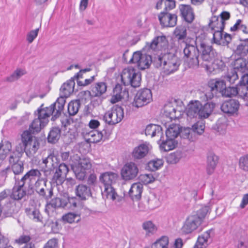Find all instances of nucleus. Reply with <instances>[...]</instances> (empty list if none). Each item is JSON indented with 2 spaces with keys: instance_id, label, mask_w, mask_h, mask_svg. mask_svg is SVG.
I'll list each match as a JSON object with an SVG mask.
<instances>
[{
  "instance_id": "obj_1",
  "label": "nucleus",
  "mask_w": 248,
  "mask_h": 248,
  "mask_svg": "<svg viewBox=\"0 0 248 248\" xmlns=\"http://www.w3.org/2000/svg\"><path fill=\"white\" fill-rule=\"evenodd\" d=\"M146 51H137L133 53L129 63H137L138 67L141 70L148 68L152 62L156 68L162 67L164 76L169 75L170 74V54H164L162 56L158 55L153 60L151 55L147 54Z\"/></svg>"
},
{
  "instance_id": "obj_2",
  "label": "nucleus",
  "mask_w": 248,
  "mask_h": 248,
  "mask_svg": "<svg viewBox=\"0 0 248 248\" xmlns=\"http://www.w3.org/2000/svg\"><path fill=\"white\" fill-rule=\"evenodd\" d=\"M64 100L62 98H59L56 103L52 104L49 107L43 108L42 104L39 108H38L37 112H35V115L37 117L32 121L30 125L29 129L31 132H38L41 128L44 127L48 122V118L52 115L51 120L55 121L59 117L63 111L62 105Z\"/></svg>"
},
{
  "instance_id": "obj_3",
  "label": "nucleus",
  "mask_w": 248,
  "mask_h": 248,
  "mask_svg": "<svg viewBox=\"0 0 248 248\" xmlns=\"http://www.w3.org/2000/svg\"><path fill=\"white\" fill-rule=\"evenodd\" d=\"M21 140V143L16 146V151L21 155L25 152L27 156L31 157L39 149L40 144L38 140L29 131H24L22 133Z\"/></svg>"
},
{
  "instance_id": "obj_4",
  "label": "nucleus",
  "mask_w": 248,
  "mask_h": 248,
  "mask_svg": "<svg viewBox=\"0 0 248 248\" xmlns=\"http://www.w3.org/2000/svg\"><path fill=\"white\" fill-rule=\"evenodd\" d=\"M117 178V174L112 172H104L99 177L101 183L104 186V190L102 192L103 196L116 202H120L123 198L117 194L115 189L112 186V185L115 182Z\"/></svg>"
},
{
  "instance_id": "obj_5",
  "label": "nucleus",
  "mask_w": 248,
  "mask_h": 248,
  "mask_svg": "<svg viewBox=\"0 0 248 248\" xmlns=\"http://www.w3.org/2000/svg\"><path fill=\"white\" fill-rule=\"evenodd\" d=\"M184 53L186 57L185 62L189 68H196L201 65L199 50L194 45L186 44Z\"/></svg>"
},
{
  "instance_id": "obj_6",
  "label": "nucleus",
  "mask_w": 248,
  "mask_h": 248,
  "mask_svg": "<svg viewBox=\"0 0 248 248\" xmlns=\"http://www.w3.org/2000/svg\"><path fill=\"white\" fill-rule=\"evenodd\" d=\"M121 79L125 86L130 85L136 88L140 86L141 75L133 68H125L121 74Z\"/></svg>"
},
{
  "instance_id": "obj_7",
  "label": "nucleus",
  "mask_w": 248,
  "mask_h": 248,
  "mask_svg": "<svg viewBox=\"0 0 248 248\" xmlns=\"http://www.w3.org/2000/svg\"><path fill=\"white\" fill-rule=\"evenodd\" d=\"M168 46V41L165 35L155 37L151 42H146L143 48V51L148 53H157L165 50Z\"/></svg>"
},
{
  "instance_id": "obj_8",
  "label": "nucleus",
  "mask_w": 248,
  "mask_h": 248,
  "mask_svg": "<svg viewBox=\"0 0 248 248\" xmlns=\"http://www.w3.org/2000/svg\"><path fill=\"white\" fill-rule=\"evenodd\" d=\"M22 155L15 152L11 154L9 158V166L7 167L3 172L8 174L11 170L15 175H18L22 173L24 170V164L20 160Z\"/></svg>"
},
{
  "instance_id": "obj_9",
  "label": "nucleus",
  "mask_w": 248,
  "mask_h": 248,
  "mask_svg": "<svg viewBox=\"0 0 248 248\" xmlns=\"http://www.w3.org/2000/svg\"><path fill=\"white\" fill-rule=\"evenodd\" d=\"M124 114L123 108L121 106L116 105L105 112L103 120L109 125H114L122 120Z\"/></svg>"
},
{
  "instance_id": "obj_10",
  "label": "nucleus",
  "mask_w": 248,
  "mask_h": 248,
  "mask_svg": "<svg viewBox=\"0 0 248 248\" xmlns=\"http://www.w3.org/2000/svg\"><path fill=\"white\" fill-rule=\"evenodd\" d=\"M202 54L200 57L201 65L208 68L209 63L217 56V53L212 46L202 42L200 45Z\"/></svg>"
},
{
  "instance_id": "obj_11",
  "label": "nucleus",
  "mask_w": 248,
  "mask_h": 248,
  "mask_svg": "<svg viewBox=\"0 0 248 248\" xmlns=\"http://www.w3.org/2000/svg\"><path fill=\"white\" fill-rule=\"evenodd\" d=\"M192 129L189 128H182L180 127L179 124L177 123L171 124V150L175 148L178 144V140L173 139L177 138L180 135L181 138L184 139H190V135L192 132Z\"/></svg>"
},
{
  "instance_id": "obj_12",
  "label": "nucleus",
  "mask_w": 248,
  "mask_h": 248,
  "mask_svg": "<svg viewBox=\"0 0 248 248\" xmlns=\"http://www.w3.org/2000/svg\"><path fill=\"white\" fill-rule=\"evenodd\" d=\"M152 100L151 91L147 88L140 90L136 93L133 106L137 108L141 107L149 104Z\"/></svg>"
},
{
  "instance_id": "obj_13",
  "label": "nucleus",
  "mask_w": 248,
  "mask_h": 248,
  "mask_svg": "<svg viewBox=\"0 0 248 248\" xmlns=\"http://www.w3.org/2000/svg\"><path fill=\"white\" fill-rule=\"evenodd\" d=\"M42 176V174L38 169H31L28 171L21 179V186H25L32 189L34 183L37 179Z\"/></svg>"
},
{
  "instance_id": "obj_14",
  "label": "nucleus",
  "mask_w": 248,
  "mask_h": 248,
  "mask_svg": "<svg viewBox=\"0 0 248 248\" xmlns=\"http://www.w3.org/2000/svg\"><path fill=\"white\" fill-rule=\"evenodd\" d=\"M202 222L198 216L194 214L190 215L187 217L182 228V231L186 234L191 233L196 230Z\"/></svg>"
},
{
  "instance_id": "obj_15",
  "label": "nucleus",
  "mask_w": 248,
  "mask_h": 248,
  "mask_svg": "<svg viewBox=\"0 0 248 248\" xmlns=\"http://www.w3.org/2000/svg\"><path fill=\"white\" fill-rule=\"evenodd\" d=\"M139 169L134 162L126 163L121 170V175L124 180H130L135 178L138 175Z\"/></svg>"
},
{
  "instance_id": "obj_16",
  "label": "nucleus",
  "mask_w": 248,
  "mask_h": 248,
  "mask_svg": "<svg viewBox=\"0 0 248 248\" xmlns=\"http://www.w3.org/2000/svg\"><path fill=\"white\" fill-rule=\"evenodd\" d=\"M69 171L68 166L64 163H61L56 169L53 176L52 181L57 185L62 184Z\"/></svg>"
},
{
  "instance_id": "obj_17",
  "label": "nucleus",
  "mask_w": 248,
  "mask_h": 248,
  "mask_svg": "<svg viewBox=\"0 0 248 248\" xmlns=\"http://www.w3.org/2000/svg\"><path fill=\"white\" fill-rule=\"evenodd\" d=\"M171 107L173 111L171 112V121L174 120L175 122L181 118L185 107L183 101L179 98H174L171 100Z\"/></svg>"
},
{
  "instance_id": "obj_18",
  "label": "nucleus",
  "mask_w": 248,
  "mask_h": 248,
  "mask_svg": "<svg viewBox=\"0 0 248 248\" xmlns=\"http://www.w3.org/2000/svg\"><path fill=\"white\" fill-rule=\"evenodd\" d=\"M75 85V82L73 78H71L66 83H64L60 89V96L58 98L55 103H56L59 98H62L63 100H64L63 104L62 105L63 109L64 108V106L66 102L65 99L74 92Z\"/></svg>"
},
{
  "instance_id": "obj_19",
  "label": "nucleus",
  "mask_w": 248,
  "mask_h": 248,
  "mask_svg": "<svg viewBox=\"0 0 248 248\" xmlns=\"http://www.w3.org/2000/svg\"><path fill=\"white\" fill-rule=\"evenodd\" d=\"M129 97V92L127 89L120 84H117L113 89V95L112 96L111 102L115 103L122 99H127Z\"/></svg>"
},
{
  "instance_id": "obj_20",
  "label": "nucleus",
  "mask_w": 248,
  "mask_h": 248,
  "mask_svg": "<svg viewBox=\"0 0 248 248\" xmlns=\"http://www.w3.org/2000/svg\"><path fill=\"white\" fill-rule=\"evenodd\" d=\"M166 128L165 136L162 134L158 141L160 144V150L165 152L170 150V124H166Z\"/></svg>"
},
{
  "instance_id": "obj_21",
  "label": "nucleus",
  "mask_w": 248,
  "mask_h": 248,
  "mask_svg": "<svg viewBox=\"0 0 248 248\" xmlns=\"http://www.w3.org/2000/svg\"><path fill=\"white\" fill-rule=\"evenodd\" d=\"M239 107L240 104L238 100L230 99L222 103L221 109L225 113L233 114L237 112Z\"/></svg>"
},
{
  "instance_id": "obj_22",
  "label": "nucleus",
  "mask_w": 248,
  "mask_h": 248,
  "mask_svg": "<svg viewBox=\"0 0 248 248\" xmlns=\"http://www.w3.org/2000/svg\"><path fill=\"white\" fill-rule=\"evenodd\" d=\"M110 135V132L104 129L102 131L96 130L92 131L88 133L87 141L91 143H97L99 142L103 138H108Z\"/></svg>"
},
{
  "instance_id": "obj_23",
  "label": "nucleus",
  "mask_w": 248,
  "mask_h": 248,
  "mask_svg": "<svg viewBox=\"0 0 248 248\" xmlns=\"http://www.w3.org/2000/svg\"><path fill=\"white\" fill-rule=\"evenodd\" d=\"M150 144L147 142L140 144L133 150L132 156L135 159H141L144 157L149 151Z\"/></svg>"
},
{
  "instance_id": "obj_24",
  "label": "nucleus",
  "mask_w": 248,
  "mask_h": 248,
  "mask_svg": "<svg viewBox=\"0 0 248 248\" xmlns=\"http://www.w3.org/2000/svg\"><path fill=\"white\" fill-rule=\"evenodd\" d=\"M233 69L241 74L248 72V60L243 58L236 59L232 63Z\"/></svg>"
},
{
  "instance_id": "obj_25",
  "label": "nucleus",
  "mask_w": 248,
  "mask_h": 248,
  "mask_svg": "<svg viewBox=\"0 0 248 248\" xmlns=\"http://www.w3.org/2000/svg\"><path fill=\"white\" fill-rule=\"evenodd\" d=\"M76 196L81 200L85 201L92 196L91 188L86 185L79 184L75 189Z\"/></svg>"
},
{
  "instance_id": "obj_26",
  "label": "nucleus",
  "mask_w": 248,
  "mask_h": 248,
  "mask_svg": "<svg viewBox=\"0 0 248 248\" xmlns=\"http://www.w3.org/2000/svg\"><path fill=\"white\" fill-rule=\"evenodd\" d=\"M25 212L28 217L34 221L42 223L44 227L48 224V222H45L46 220L44 219L38 209L26 208Z\"/></svg>"
},
{
  "instance_id": "obj_27",
  "label": "nucleus",
  "mask_w": 248,
  "mask_h": 248,
  "mask_svg": "<svg viewBox=\"0 0 248 248\" xmlns=\"http://www.w3.org/2000/svg\"><path fill=\"white\" fill-rule=\"evenodd\" d=\"M143 190V186L140 183H134L129 191V195L133 201L140 199Z\"/></svg>"
},
{
  "instance_id": "obj_28",
  "label": "nucleus",
  "mask_w": 248,
  "mask_h": 248,
  "mask_svg": "<svg viewBox=\"0 0 248 248\" xmlns=\"http://www.w3.org/2000/svg\"><path fill=\"white\" fill-rule=\"evenodd\" d=\"M212 232L213 230L210 229L200 235L194 248H206L208 245V241Z\"/></svg>"
},
{
  "instance_id": "obj_29",
  "label": "nucleus",
  "mask_w": 248,
  "mask_h": 248,
  "mask_svg": "<svg viewBox=\"0 0 248 248\" xmlns=\"http://www.w3.org/2000/svg\"><path fill=\"white\" fill-rule=\"evenodd\" d=\"M200 108H201V103L199 101H191L188 105L186 110L187 116L191 118L199 117Z\"/></svg>"
},
{
  "instance_id": "obj_30",
  "label": "nucleus",
  "mask_w": 248,
  "mask_h": 248,
  "mask_svg": "<svg viewBox=\"0 0 248 248\" xmlns=\"http://www.w3.org/2000/svg\"><path fill=\"white\" fill-rule=\"evenodd\" d=\"M211 91L215 93L219 92L221 94L222 91L225 90L226 85L225 79H216L211 80L209 83Z\"/></svg>"
},
{
  "instance_id": "obj_31",
  "label": "nucleus",
  "mask_w": 248,
  "mask_h": 248,
  "mask_svg": "<svg viewBox=\"0 0 248 248\" xmlns=\"http://www.w3.org/2000/svg\"><path fill=\"white\" fill-rule=\"evenodd\" d=\"M181 14L186 21L191 23L194 19V15L191 7L186 5H181L179 7Z\"/></svg>"
},
{
  "instance_id": "obj_32",
  "label": "nucleus",
  "mask_w": 248,
  "mask_h": 248,
  "mask_svg": "<svg viewBox=\"0 0 248 248\" xmlns=\"http://www.w3.org/2000/svg\"><path fill=\"white\" fill-rule=\"evenodd\" d=\"M215 106V104L212 102H208L203 106L201 104L199 118L201 119L208 118L212 112Z\"/></svg>"
},
{
  "instance_id": "obj_33",
  "label": "nucleus",
  "mask_w": 248,
  "mask_h": 248,
  "mask_svg": "<svg viewBox=\"0 0 248 248\" xmlns=\"http://www.w3.org/2000/svg\"><path fill=\"white\" fill-rule=\"evenodd\" d=\"M107 86L106 83L99 82L96 83L94 86H92L91 94L93 96H100L107 91Z\"/></svg>"
},
{
  "instance_id": "obj_34",
  "label": "nucleus",
  "mask_w": 248,
  "mask_h": 248,
  "mask_svg": "<svg viewBox=\"0 0 248 248\" xmlns=\"http://www.w3.org/2000/svg\"><path fill=\"white\" fill-rule=\"evenodd\" d=\"M162 127L157 124H149L147 125L145 129V133L146 135L151 136L154 137L155 136H160L162 135Z\"/></svg>"
},
{
  "instance_id": "obj_35",
  "label": "nucleus",
  "mask_w": 248,
  "mask_h": 248,
  "mask_svg": "<svg viewBox=\"0 0 248 248\" xmlns=\"http://www.w3.org/2000/svg\"><path fill=\"white\" fill-rule=\"evenodd\" d=\"M42 163L46 169L51 170L58 165L57 157L53 153H50L46 157L43 159Z\"/></svg>"
},
{
  "instance_id": "obj_36",
  "label": "nucleus",
  "mask_w": 248,
  "mask_h": 248,
  "mask_svg": "<svg viewBox=\"0 0 248 248\" xmlns=\"http://www.w3.org/2000/svg\"><path fill=\"white\" fill-rule=\"evenodd\" d=\"M218 157L213 153H210L207 156V172L208 174H212L218 162Z\"/></svg>"
},
{
  "instance_id": "obj_37",
  "label": "nucleus",
  "mask_w": 248,
  "mask_h": 248,
  "mask_svg": "<svg viewBox=\"0 0 248 248\" xmlns=\"http://www.w3.org/2000/svg\"><path fill=\"white\" fill-rule=\"evenodd\" d=\"M24 186H21L20 182H19L18 186H15L12 189L10 195L12 199L15 200H20L26 195V191L23 189Z\"/></svg>"
},
{
  "instance_id": "obj_38",
  "label": "nucleus",
  "mask_w": 248,
  "mask_h": 248,
  "mask_svg": "<svg viewBox=\"0 0 248 248\" xmlns=\"http://www.w3.org/2000/svg\"><path fill=\"white\" fill-rule=\"evenodd\" d=\"M224 26L222 19H220L217 16H212L209 23V26L212 30H223Z\"/></svg>"
},
{
  "instance_id": "obj_39",
  "label": "nucleus",
  "mask_w": 248,
  "mask_h": 248,
  "mask_svg": "<svg viewBox=\"0 0 248 248\" xmlns=\"http://www.w3.org/2000/svg\"><path fill=\"white\" fill-rule=\"evenodd\" d=\"M170 10L163 11L158 15V19L163 27H170Z\"/></svg>"
},
{
  "instance_id": "obj_40",
  "label": "nucleus",
  "mask_w": 248,
  "mask_h": 248,
  "mask_svg": "<svg viewBox=\"0 0 248 248\" xmlns=\"http://www.w3.org/2000/svg\"><path fill=\"white\" fill-rule=\"evenodd\" d=\"M35 191L40 196L46 200L51 198L53 194V188L52 187H47L46 184L45 185L44 187H40Z\"/></svg>"
},
{
  "instance_id": "obj_41",
  "label": "nucleus",
  "mask_w": 248,
  "mask_h": 248,
  "mask_svg": "<svg viewBox=\"0 0 248 248\" xmlns=\"http://www.w3.org/2000/svg\"><path fill=\"white\" fill-rule=\"evenodd\" d=\"M80 215L81 214L78 212L76 213L69 212L63 215L62 219L65 222L71 224L75 222L77 218H78L76 221V222L78 223L81 220Z\"/></svg>"
},
{
  "instance_id": "obj_42",
  "label": "nucleus",
  "mask_w": 248,
  "mask_h": 248,
  "mask_svg": "<svg viewBox=\"0 0 248 248\" xmlns=\"http://www.w3.org/2000/svg\"><path fill=\"white\" fill-rule=\"evenodd\" d=\"M26 74L25 70L21 68H17L11 74L6 78L5 80L9 82H13Z\"/></svg>"
},
{
  "instance_id": "obj_43",
  "label": "nucleus",
  "mask_w": 248,
  "mask_h": 248,
  "mask_svg": "<svg viewBox=\"0 0 248 248\" xmlns=\"http://www.w3.org/2000/svg\"><path fill=\"white\" fill-rule=\"evenodd\" d=\"M61 132V129L59 127H53L48 134V141L50 143L56 142L60 138Z\"/></svg>"
},
{
  "instance_id": "obj_44",
  "label": "nucleus",
  "mask_w": 248,
  "mask_h": 248,
  "mask_svg": "<svg viewBox=\"0 0 248 248\" xmlns=\"http://www.w3.org/2000/svg\"><path fill=\"white\" fill-rule=\"evenodd\" d=\"M11 147V144L9 142H6L4 144L0 143V165L10 151Z\"/></svg>"
},
{
  "instance_id": "obj_45",
  "label": "nucleus",
  "mask_w": 248,
  "mask_h": 248,
  "mask_svg": "<svg viewBox=\"0 0 248 248\" xmlns=\"http://www.w3.org/2000/svg\"><path fill=\"white\" fill-rule=\"evenodd\" d=\"M80 106V102L79 100L71 101L68 105V112L70 115L74 116L78 111Z\"/></svg>"
},
{
  "instance_id": "obj_46",
  "label": "nucleus",
  "mask_w": 248,
  "mask_h": 248,
  "mask_svg": "<svg viewBox=\"0 0 248 248\" xmlns=\"http://www.w3.org/2000/svg\"><path fill=\"white\" fill-rule=\"evenodd\" d=\"M237 95L243 99L248 98V85L242 83L241 80L237 85Z\"/></svg>"
},
{
  "instance_id": "obj_47",
  "label": "nucleus",
  "mask_w": 248,
  "mask_h": 248,
  "mask_svg": "<svg viewBox=\"0 0 248 248\" xmlns=\"http://www.w3.org/2000/svg\"><path fill=\"white\" fill-rule=\"evenodd\" d=\"M169 243V238L163 236L154 243L151 248H168Z\"/></svg>"
},
{
  "instance_id": "obj_48",
  "label": "nucleus",
  "mask_w": 248,
  "mask_h": 248,
  "mask_svg": "<svg viewBox=\"0 0 248 248\" xmlns=\"http://www.w3.org/2000/svg\"><path fill=\"white\" fill-rule=\"evenodd\" d=\"M163 164V161L162 159H153L148 163L147 169L151 171H154L158 170Z\"/></svg>"
},
{
  "instance_id": "obj_49",
  "label": "nucleus",
  "mask_w": 248,
  "mask_h": 248,
  "mask_svg": "<svg viewBox=\"0 0 248 248\" xmlns=\"http://www.w3.org/2000/svg\"><path fill=\"white\" fill-rule=\"evenodd\" d=\"M236 55L244 56L248 54V43L244 42L238 45L234 50Z\"/></svg>"
},
{
  "instance_id": "obj_50",
  "label": "nucleus",
  "mask_w": 248,
  "mask_h": 248,
  "mask_svg": "<svg viewBox=\"0 0 248 248\" xmlns=\"http://www.w3.org/2000/svg\"><path fill=\"white\" fill-rule=\"evenodd\" d=\"M173 35L178 40L184 39L186 36V29L184 26H179L173 31Z\"/></svg>"
},
{
  "instance_id": "obj_51",
  "label": "nucleus",
  "mask_w": 248,
  "mask_h": 248,
  "mask_svg": "<svg viewBox=\"0 0 248 248\" xmlns=\"http://www.w3.org/2000/svg\"><path fill=\"white\" fill-rule=\"evenodd\" d=\"M214 69L219 70H224L226 65L224 62L222 61L221 58L217 55V57L211 62Z\"/></svg>"
},
{
  "instance_id": "obj_52",
  "label": "nucleus",
  "mask_w": 248,
  "mask_h": 248,
  "mask_svg": "<svg viewBox=\"0 0 248 248\" xmlns=\"http://www.w3.org/2000/svg\"><path fill=\"white\" fill-rule=\"evenodd\" d=\"M224 78L225 81H228L231 84H232L238 80V74L236 71L232 69L231 71L228 72L227 74L224 76Z\"/></svg>"
},
{
  "instance_id": "obj_53",
  "label": "nucleus",
  "mask_w": 248,
  "mask_h": 248,
  "mask_svg": "<svg viewBox=\"0 0 248 248\" xmlns=\"http://www.w3.org/2000/svg\"><path fill=\"white\" fill-rule=\"evenodd\" d=\"M237 86L236 87L229 86L226 87L225 90L222 91V95L225 97H232L237 95Z\"/></svg>"
},
{
  "instance_id": "obj_54",
  "label": "nucleus",
  "mask_w": 248,
  "mask_h": 248,
  "mask_svg": "<svg viewBox=\"0 0 248 248\" xmlns=\"http://www.w3.org/2000/svg\"><path fill=\"white\" fill-rule=\"evenodd\" d=\"M73 171L77 179L79 180H83L86 175V170L76 165L73 168Z\"/></svg>"
},
{
  "instance_id": "obj_55",
  "label": "nucleus",
  "mask_w": 248,
  "mask_h": 248,
  "mask_svg": "<svg viewBox=\"0 0 248 248\" xmlns=\"http://www.w3.org/2000/svg\"><path fill=\"white\" fill-rule=\"evenodd\" d=\"M66 202L67 204L65 208L70 210H74L79 203V200L75 197H69L67 196Z\"/></svg>"
},
{
  "instance_id": "obj_56",
  "label": "nucleus",
  "mask_w": 248,
  "mask_h": 248,
  "mask_svg": "<svg viewBox=\"0 0 248 248\" xmlns=\"http://www.w3.org/2000/svg\"><path fill=\"white\" fill-rule=\"evenodd\" d=\"M143 229L148 233H154L156 230V227L151 221H147L142 224Z\"/></svg>"
},
{
  "instance_id": "obj_57",
  "label": "nucleus",
  "mask_w": 248,
  "mask_h": 248,
  "mask_svg": "<svg viewBox=\"0 0 248 248\" xmlns=\"http://www.w3.org/2000/svg\"><path fill=\"white\" fill-rule=\"evenodd\" d=\"M80 167L87 170L92 168L91 160L88 158H80L78 164L77 165Z\"/></svg>"
},
{
  "instance_id": "obj_58",
  "label": "nucleus",
  "mask_w": 248,
  "mask_h": 248,
  "mask_svg": "<svg viewBox=\"0 0 248 248\" xmlns=\"http://www.w3.org/2000/svg\"><path fill=\"white\" fill-rule=\"evenodd\" d=\"M140 181L145 185L152 183L155 181V178L151 173L143 174L140 176Z\"/></svg>"
},
{
  "instance_id": "obj_59",
  "label": "nucleus",
  "mask_w": 248,
  "mask_h": 248,
  "mask_svg": "<svg viewBox=\"0 0 248 248\" xmlns=\"http://www.w3.org/2000/svg\"><path fill=\"white\" fill-rule=\"evenodd\" d=\"M205 125L204 123L201 121H198L192 126V131L201 135L204 131Z\"/></svg>"
},
{
  "instance_id": "obj_60",
  "label": "nucleus",
  "mask_w": 248,
  "mask_h": 248,
  "mask_svg": "<svg viewBox=\"0 0 248 248\" xmlns=\"http://www.w3.org/2000/svg\"><path fill=\"white\" fill-rule=\"evenodd\" d=\"M45 222H48V224L46 227H50L53 232L58 233L59 232L61 226L58 221L53 222L51 220L47 219L45 221Z\"/></svg>"
},
{
  "instance_id": "obj_61",
  "label": "nucleus",
  "mask_w": 248,
  "mask_h": 248,
  "mask_svg": "<svg viewBox=\"0 0 248 248\" xmlns=\"http://www.w3.org/2000/svg\"><path fill=\"white\" fill-rule=\"evenodd\" d=\"M239 167L242 170L248 171V154L241 157L239 161Z\"/></svg>"
},
{
  "instance_id": "obj_62",
  "label": "nucleus",
  "mask_w": 248,
  "mask_h": 248,
  "mask_svg": "<svg viewBox=\"0 0 248 248\" xmlns=\"http://www.w3.org/2000/svg\"><path fill=\"white\" fill-rule=\"evenodd\" d=\"M210 208L209 206H205L198 210L194 215H197L202 222L207 214L210 211Z\"/></svg>"
},
{
  "instance_id": "obj_63",
  "label": "nucleus",
  "mask_w": 248,
  "mask_h": 248,
  "mask_svg": "<svg viewBox=\"0 0 248 248\" xmlns=\"http://www.w3.org/2000/svg\"><path fill=\"white\" fill-rule=\"evenodd\" d=\"M181 63V61L176 55L171 57V73L177 71Z\"/></svg>"
},
{
  "instance_id": "obj_64",
  "label": "nucleus",
  "mask_w": 248,
  "mask_h": 248,
  "mask_svg": "<svg viewBox=\"0 0 248 248\" xmlns=\"http://www.w3.org/2000/svg\"><path fill=\"white\" fill-rule=\"evenodd\" d=\"M237 248H248V239L244 233L238 238Z\"/></svg>"
}]
</instances>
